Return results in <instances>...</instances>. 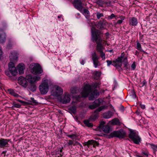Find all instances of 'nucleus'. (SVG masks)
I'll return each instance as SVG.
<instances>
[{
    "label": "nucleus",
    "mask_w": 157,
    "mask_h": 157,
    "mask_svg": "<svg viewBox=\"0 0 157 157\" xmlns=\"http://www.w3.org/2000/svg\"><path fill=\"white\" fill-rule=\"evenodd\" d=\"M75 16L77 18H78L80 17V14L79 13H78L76 14Z\"/></svg>",
    "instance_id": "nucleus-60"
},
{
    "label": "nucleus",
    "mask_w": 157,
    "mask_h": 157,
    "mask_svg": "<svg viewBox=\"0 0 157 157\" xmlns=\"http://www.w3.org/2000/svg\"><path fill=\"white\" fill-rule=\"evenodd\" d=\"M91 145H93V147H95L96 146H98L99 144L94 140H89L87 142H85L83 144L84 146H87L88 147Z\"/></svg>",
    "instance_id": "nucleus-14"
},
{
    "label": "nucleus",
    "mask_w": 157,
    "mask_h": 157,
    "mask_svg": "<svg viewBox=\"0 0 157 157\" xmlns=\"http://www.w3.org/2000/svg\"><path fill=\"white\" fill-rule=\"evenodd\" d=\"M6 40V34L2 29L0 28V43H4Z\"/></svg>",
    "instance_id": "nucleus-17"
},
{
    "label": "nucleus",
    "mask_w": 157,
    "mask_h": 157,
    "mask_svg": "<svg viewBox=\"0 0 157 157\" xmlns=\"http://www.w3.org/2000/svg\"><path fill=\"white\" fill-rule=\"evenodd\" d=\"M71 92L73 94L76 93V90L75 88H72L71 90Z\"/></svg>",
    "instance_id": "nucleus-51"
},
{
    "label": "nucleus",
    "mask_w": 157,
    "mask_h": 157,
    "mask_svg": "<svg viewBox=\"0 0 157 157\" xmlns=\"http://www.w3.org/2000/svg\"><path fill=\"white\" fill-rule=\"evenodd\" d=\"M100 53V56L102 59V60H104L105 58V53L103 52V51H102L101 52H99Z\"/></svg>",
    "instance_id": "nucleus-39"
},
{
    "label": "nucleus",
    "mask_w": 157,
    "mask_h": 157,
    "mask_svg": "<svg viewBox=\"0 0 157 157\" xmlns=\"http://www.w3.org/2000/svg\"><path fill=\"white\" fill-rule=\"evenodd\" d=\"M63 147H62L61 148H60L59 149H58L57 150V154H60V155L61 156H63V154L62 153V154L61 153H59V152H60V153H62L63 151Z\"/></svg>",
    "instance_id": "nucleus-41"
},
{
    "label": "nucleus",
    "mask_w": 157,
    "mask_h": 157,
    "mask_svg": "<svg viewBox=\"0 0 157 157\" xmlns=\"http://www.w3.org/2000/svg\"><path fill=\"white\" fill-rule=\"evenodd\" d=\"M49 81L48 79L43 80L39 86L40 92L42 94H46L48 91Z\"/></svg>",
    "instance_id": "nucleus-3"
},
{
    "label": "nucleus",
    "mask_w": 157,
    "mask_h": 157,
    "mask_svg": "<svg viewBox=\"0 0 157 157\" xmlns=\"http://www.w3.org/2000/svg\"><path fill=\"white\" fill-rule=\"evenodd\" d=\"M146 82L145 80H144L142 82V86H143L144 85H145V84H146Z\"/></svg>",
    "instance_id": "nucleus-62"
},
{
    "label": "nucleus",
    "mask_w": 157,
    "mask_h": 157,
    "mask_svg": "<svg viewBox=\"0 0 157 157\" xmlns=\"http://www.w3.org/2000/svg\"><path fill=\"white\" fill-rule=\"evenodd\" d=\"M126 133L122 129L118 130H115L111 133L110 135L111 137H116L119 139H122L124 137Z\"/></svg>",
    "instance_id": "nucleus-5"
},
{
    "label": "nucleus",
    "mask_w": 157,
    "mask_h": 157,
    "mask_svg": "<svg viewBox=\"0 0 157 157\" xmlns=\"http://www.w3.org/2000/svg\"><path fill=\"white\" fill-rule=\"evenodd\" d=\"M98 83H96L93 85V87L94 88L96 89L97 88L98 86Z\"/></svg>",
    "instance_id": "nucleus-54"
},
{
    "label": "nucleus",
    "mask_w": 157,
    "mask_h": 157,
    "mask_svg": "<svg viewBox=\"0 0 157 157\" xmlns=\"http://www.w3.org/2000/svg\"><path fill=\"white\" fill-rule=\"evenodd\" d=\"M129 137L134 144H139L141 142V138L136 134V133L134 131H130V133L129 135Z\"/></svg>",
    "instance_id": "nucleus-6"
},
{
    "label": "nucleus",
    "mask_w": 157,
    "mask_h": 157,
    "mask_svg": "<svg viewBox=\"0 0 157 157\" xmlns=\"http://www.w3.org/2000/svg\"><path fill=\"white\" fill-rule=\"evenodd\" d=\"M140 107L143 109H144L145 108V106L144 105L140 104Z\"/></svg>",
    "instance_id": "nucleus-61"
},
{
    "label": "nucleus",
    "mask_w": 157,
    "mask_h": 157,
    "mask_svg": "<svg viewBox=\"0 0 157 157\" xmlns=\"http://www.w3.org/2000/svg\"><path fill=\"white\" fill-rule=\"evenodd\" d=\"M118 64L119 63H118L117 62H115V60H113L112 62V65L115 67H116L117 66Z\"/></svg>",
    "instance_id": "nucleus-46"
},
{
    "label": "nucleus",
    "mask_w": 157,
    "mask_h": 157,
    "mask_svg": "<svg viewBox=\"0 0 157 157\" xmlns=\"http://www.w3.org/2000/svg\"><path fill=\"white\" fill-rule=\"evenodd\" d=\"M67 136L68 137H69L72 139H74L76 137V135L75 134H72L71 135H67Z\"/></svg>",
    "instance_id": "nucleus-43"
},
{
    "label": "nucleus",
    "mask_w": 157,
    "mask_h": 157,
    "mask_svg": "<svg viewBox=\"0 0 157 157\" xmlns=\"http://www.w3.org/2000/svg\"><path fill=\"white\" fill-rule=\"evenodd\" d=\"M103 117L105 119H109L111 118L113 115V113L110 111L103 114Z\"/></svg>",
    "instance_id": "nucleus-22"
},
{
    "label": "nucleus",
    "mask_w": 157,
    "mask_h": 157,
    "mask_svg": "<svg viewBox=\"0 0 157 157\" xmlns=\"http://www.w3.org/2000/svg\"><path fill=\"white\" fill-rule=\"evenodd\" d=\"M16 100L21 103H23L26 104L27 103V102L24 101H23L22 100H20V99H17V100Z\"/></svg>",
    "instance_id": "nucleus-59"
},
{
    "label": "nucleus",
    "mask_w": 157,
    "mask_h": 157,
    "mask_svg": "<svg viewBox=\"0 0 157 157\" xmlns=\"http://www.w3.org/2000/svg\"><path fill=\"white\" fill-rule=\"evenodd\" d=\"M116 16L113 13H112L110 16H108V19L109 20L112 19L114 17H115Z\"/></svg>",
    "instance_id": "nucleus-44"
},
{
    "label": "nucleus",
    "mask_w": 157,
    "mask_h": 157,
    "mask_svg": "<svg viewBox=\"0 0 157 157\" xmlns=\"http://www.w3.org/2000/svg\"><path fill=\"white\" fill-rule=\"evenodd\" d=\"M11 61H14L17 59V52H13L11 53V55L10 56Z\"/></svg>",
    "instance_id": "nucleus-20"
},
{
    "label": "nucleus",
    "mask_w": 157,
    "mask_h": 157,
    "mask_svg": "<svg viewBox=\"0 0 157 157\" xmlns=\"http://www.w3.org/2000/svg\"><path fill=\"white\" fill-rule=\"evenodd\" d=\"M73 4L75 8L82 13L83 6L81 0H74Z\"/></svg>",
    "instance_id": "nucleus-9"
},
{
    "label": "nucleus",
    "mask_w": 157,
    "mask_h": 157,
    "mask_svg": "<svg viewBox=\"0 0 157 157\" xmlns=\"http://www.w3.org/2000/svg\"><path fill=\"white\" fill-rule=\"evenodd\" d=\"M71 98L69 95H65L63 98L61 99V102L63 104H66L70 102Z\"/></svg>",
    "instance_id": "nucleus-21"
},
{
    "label": "nucleus",
    "mask_w": 157,
    "mask_h": 157,
    "mask_svg": "<svg viewBox=\"0 0 157 157\" xmlns=\"http://www.w3.org/2000/svg\"><path fill=\"white\" fill-rule=\"evenodd\" d=\"M82 13H84L85 15H88L87 16L90 14V12L88 10L86 9H82Z\"/></svg>",
    "instance_id": "nucleus-37"
},
{
    "label": "nucleus",
    "mask_w": 157,
    "mask_h": 157,
    "mask_svg": "<svg viewBox=\"0 0 157 157\" xmlns=\"http://www.w3.org/2000/svg\"><path fill=\"white\" fill-rule=\"evenodd\" d=\"M102 101V100L100 98L95 100L92 104L89 106V108L91 109H94L96 108L101 105Z\"/></svg>",
    "instance_id": "nucleus-13"
},
{
    "label": "nucleus",
    "mask_w": 157,
    "mask_h": 157,
    "mask_svg": "<svg viewBox=\"0 0 157 157\" xmlns=\"http://www.w3.org/2000/svg\"><path fill=\"white\" fill-rule=\"evenodd\" d=\"M10 139H5L2 138L0 139V147L3 148L5 147H9L8 142L12 143Z\"/></svg>",
    "instance_id": "nucleus-12"
},
{
    "label": "nucleus",
    "mask_w": 157,
    "mask_h": 157,
    "mask_svg": "<svg viewBox=\"0 0 157 157\" xmlns=\"http://www.w3.org/2000/svg\"><path fill=\"white\" fill-rule=\"evenodd\" d=\"M92 36L93 41L97 44L96 50L98 52L103 51L104 46L102 44L103 40L100 31L92 27L91 29Z\"/></svg>",
    "instance_id": "nucleus-1"
},
{
    "label": "nucleus",
    "mask_w": 157,
    "mask_h": 157,
    "mask_svg": "<svg viewBox=\"0 0 157 157\" xmlns=\"http://www.w3.org/2000/svg\"><path fill=\"white\" fill-rule=\"evenodd\" d=\"M18 81L20 84L26 87L28 86V82H29V74L27 75L26 78L22 76L19 77L18 78Z\"/></svg>",
    "instance_id": "nucleus-8"
},
{
    "label": "nucleus",
    "mask_w": 157,
    "mask_h": 157,
    "mask_svg": "<svg viewBox=\"0 0 157 157\" xmlns=\"http://www.w3.org/2000/svg\"><path fill=\"white\" fill-rule=\"evenodd\" d=\"M40 79L41 77L40 76L30 75V84H35Z\"/></svg>",
    "instance_id": "nucleus-15"
},
{
    "label": "nucleus",
    "mask_w": 157,
    "mask_h": 157,
    "mask_svg": "<svg viewBox=\"0 0 157 157\" xmlns=\"http://www.w3.org/2000/svg\"><path fill=\"white\" fill-rule=\"evenodd\" d=\"M36 87L35 84H30V90L33 92H34L36 90Z\"/></svg>",
    "instance_id": "nucleus-29"
},
{
    "label": "nucleus",
    "mask_w": 157,
    "mask_h": 157,
    "mask_svg": "<svg viewBox=\"0 0 157 157\" xmlns=\"http://www.w3.org/2000/svg\"><path fill=\"white\" fill-rule=\"evenodd\" d=\"M122 62L124 64L128 63L127 57L123 58Z\"/></svg>",
    "instance_id": "nucleus-45"
},
{
    "label": "nucleus",
    "mask_w": 157,
    "mask_h": 157,
    "mask_svg": "<svg viewBox=\"0 0 157 157\" xmlns=\"http://www.w3.org/2000/svg\"><path fill=\"white\" fill-rule=\"evenodd\" d=\"M118 18L120 19V20H121L122 21H123L124 20V19H125V17H124V16H122V15H121V16H119V17H118Z\"/></svg>",
    "instance_id": "nucleus-53"
},
{
    "label": "nucleus",
    "mask_w": 157,
    "mask_h": 157,
    "mask_svg": "<svg viewBox=\"0 0 157 157\" xmlns=\"http://www.w3.org/2000/svg\"><path fill=\"white\" fill-rule=\"evenodd\" d=\"M37 102L36 100H35L34 98H30V105H35L37 104Z\"/></svg>",
    "instance_id": "nucleus-33"
},
{
    "label": "nucleus",
    "mask_w": 157,
    "mask_h": 157,
    "mask_svg": "<svg viewBox=\"0 0 157 157\" xmlns=\"http://www.w3.org/2000/svg\"><path fill=\"white\" fill-rule=\"evenodd\" d=\"M123 22V21L121 20H119L116 23V24H121Z\"/></svg>",
    "instance_id": "nucleus-55"
},
{
    "label": "nucleus",
    "mask_w": 157,
    "mask_h": 157,
    "mask_svg": "<svg viewBox=\"0 0 157 157\" xmlns=\"http://www.w3.org/2000/svg\"><path fill=\"white\" fill-rule=\"evenodd\" d=\"M131 68L132 70H134L136 67V62H134L131 66Z\"/></svg>",
    "instance_id": "nucleus-47"
},
{
    "label": "nucleus",
    "mask_w": 157,
    "mask_h": 157,
    "mask_svg": "<svg viewBox=\"0 0 157 157\" xmlns=\"http://www.w3.org/2000/svg\"><path fill=\"white\" fill-rule=\"evenodd\" d=\"M94 98H95L94 97V94L92 93L89 97V99L90 100L92 101L94 100Z\"/></svg>",
    "instance_id": "nucleus-40"
},
{
    "label": "nucleus",
    "mask_w": 157,
    "mask_h": 157,
    "mask_svg": "<svg viewBox=\"0 0 157 157\" xmlns=\"http://www.w3.org/2000/svg\"><path fill=\"white\" fill-rule=\"evenodd\" d=\"M98 115L97 114H96L92 116L91 117V118L92 120H93L94 121L98 118Z\"/></svg>",
    "instance_id": "nucleus-50"
},
{
    "label": "nucleus",
    "mask_w": 157,
    "mask_h": 157,
    "mask_svg": "<svg viewBox=\"0 0 157 157\" xmlns=\"http://www.w3.org/2000/svg\"><path fill=\"white\" fill-rule=\"evenodd\" d=\"M84 124L88 127H91L93 126L92 123H90L89 120H86L84 121Z\"/></svg>",
    "instance_id": "nucleus-25"
},
{
    "label": "nucleus",
    "mask_w": 157,
    "mask_h": 157,
    "mask_svg": "<svg viewBox=\"0 0 157 157\" xmlns=\"http://www.w3.org/2000/svg\"><path fill=\"white\" fill-rule=\"evenodd\" d=\"M136 48L138 50L141 52H144V53H146V52L143 50L141 47V44L138 41H136Z\"/></svg>",
    "instance_id": "nucleus-24"
},
{
    "label": "nucleus",
    "mask_w": 157,
    "mask_h": 157,
    "mask_svg": "<svg viewBox=\"0 0 157 157\" xmlns=\"http://www.w3.org/2000/svg\"><path fill=\"white\" fill-rule=\"evenodd\" d=\"M122 63H119L117 66L116 67V69L118 71H122V69L121 68Z\"/></svg>",
    "instance_id": "nucleus-38"
},
{
    "label": "nucleus",
    "mask_w": 157,
    "mask_h": 157,
    "mask_svg": "<svg viewBox=\"0 0 157 157\" xmlns=\"http://www.w3.org/2000/svg\"><path fill=\"white\" fill-rule=\"evenodd\" d=\"M149 144L150 145L151 148L153 149L154 152L157 151V145H155L153 144Z\"/></svg>",
    "instance_id": "nucleus-28"
},
{
    "label": "nucleus",
    "mask_w": 157,
    "mask_h": 157,
    "mask_svg": "<svg viewBox=\"0 0 157 157\" xmlns=\"http://www.w3.org/2000/svg\"><path fill=\"white\" fill-rule=\"evenodd\" d=\"M143 153L145 155L146 157H148V152H143Z\"/></svg>",
    "instance_id": "nucleus-63"
},
{
    "label": "nucleus",
    "mask_w": 157,
    "mask_h": 157,
    "mask_svg": "<svg viewBox=\"0 0 157 157\" xmlns=\"http://www.w3.org/2000/svg\"><path fill=\"white\" fill-rule=\"evenodd\" d=\"M19 74H21L24 72L25 69V66L23 63H19L17 66Z\"/></svg>",
    "instance_id": "nucleus-18"
},
{
    "label": "nucleus",
    "mask_w": 157,
    "mask_h": 157,
    "mask_svg": "<svg viewBox=\"0 0 157 157\" xmlns=\"http://www.w3.org/2000/svg\"><path fill=\"white\" fill-rule=\"evenodd\" d=\"M68 143V146L69 145H73L74 143V141L73 140H70L69 141V142L67 143Z\"/></svg>",
    "instance_id": "nucleus-52"
},
{
    "label": "nucleus",
    "mask_w": 157,
    "mask_h": 157,
    "mask_svg": "<svg viewBox=\"0 0 157 157\" xmlns=\"http://www.w3.org/2000/svg\"><path fill=\"white\" fill-rule=\"evenodd\" d=\"M9 91H10V93L11 94V95H13V94L14 93V91L12 90L11 89H9L8 90Z\"/></svg>",
    "instance_id": "nucleus-57"
},
{
    "label": "nucleus",
    "mask_w": 157,
    "mask_h": 157,
    "mask_svg": "<svg viewBox=\"0 0 157 157\" xmlns=\"http://www.w3.org/2000/svg\"><path fill=\"white\" fill-rule=\"evenodd\" d=\"M115 62H117L118 63H122V59L121 57H118L117 59H115Z\"/></svg>",
    "instance_id": "nucleus-42"
},
{
    "label": "nucleus",
    "mask_w": 157,
    "mask_h": 157,
    "mask_svg": "<svg viewBox=\"0 0 157 157\" xmlns=\"http://www.w3.org/2000/svg\"><path fill=\"white\" fill-rule=\"evenodd\" d=\"M104 0H98L96 2V4L101 7H103Z\"/></svg>",
    "instance_id": "nucleus-31"
},
{
    "label": "nucleus",
    "mask_w": 157,
    "mask_h": 157,
    "mask_svg": "<svg viewBox=\"0 0 157 157\" xmlns=\"http://www.w3.org/2000/svg\"><path fill=\"white\" fill-rule=\"evenodd\" d=\"M106 63H107V66L108 67H109L110 66V65H112V62L111 60H107Z\"/></svg>",
    "instance_id": "nucleus-49"
},
{
    "label": "nucleus",
    "mask_w": 157,
    "mask_h": 157,
    "mask_svg": "<svg viewBox=\"0 0 157 157\" xmlns=\"http://www.w3.org/2000/svg\"><path fill=\"white\" fill-rule=\"evenodd\" d=\"M76 108L75 106L70 107L69 108V110L73 113H75L76 112Z\"/></svg>",
    "instance_id": "nucleus-30"
},
{
    "label": "nucleus",
    "mask_w": 157,
    "mask_h": 157,
    "mask_svg": "<svg viewBox=\"0 0 157 157\" xmlns=\"http://www.w3.org/2000/svg\"><path fill=\"white\" fill-rule=\"evenodd\" d=\"M78 145H79L82 148V145L80 143L78 142L77 141H75V143L73 144V145L74 146H76Z\"/></svg>",
    "instance_id": "nucleus-48"
},
{
    "label": "nucleus",
    "mask_w": 157,
    "mask_h": 157,
    "mask_svg": "<svg viewBox=\"0 0 157 157\" xmlns=\"http://www.w3.org/2000/svg\"><path fill=\"white\" fill-rule=\"evenodd\" d=\"M137 19L135 17L130 18L129 20V24L131 25L136 26L138 24Z\"/></svg>",
    "instance_id": "nucleus-19"
},
{
    "label": "nucleus",
    "mask_w": 157,
    "mask_h": 157,
    "mask_svg": "<svg viewBox=\"0 0 157 157\" xmlns=\"http://www.w3.org/2000/svg\"><path fill=\"white\" fill-rule=\"evenodd\" d=\"M55 88L56 90L54 94L56 96L59 97L63 94V90L60 87L56 86H55Z\"/></svg>",
    "instance_id": "nucleus-16"
},
{
    "label": "nucleus",
    "mask_w": 157,
    "mask_h": 157,
    "mask_svg": "<svg viewBox=\"0 0 157 157\" xmlns=\"http://www.w3.org/2000/svg\"><path fill=\"white\" fill-rule=\"evenodd\" d=\"M107 106L106 105L102 106L99 107L96 110V111L99 112L103 109H107Z\"/></svg>",
    "instance_id": "nucleus-35"
},
{
    "label": "nucleus",
    "mask_w": 157,
    "mask_h": 157,
    "mask_svg": "<svg viewBox=\"0 0 157 157\" xmlns=\"http://www.w3.org/2000/svg\"><path fill=\"white\" fill-rule=\"evenodd\" d=\"M91 57L94 67L97 68L98 66H99L100 64L99 61L98 60L99 57L97 55L95 52L92 53Z\"/></svg>",
    "instance_id": "nucleus-11"
},
{
    "label": "nucleus",
    "mask_w": 157,
    "mask_h": 157,
    "mask_svg": "<svg viewBox=\"0 0 157 157\" xmlns=\"http://www.w3.org/2000/svg\"><path fill=\"white\" fill-rule=\"evenodd\" d=\"M100 73L98 71H96L94 74V79H97L100 77Z\"/></svg>",
    "instance_id": "nucleus-34"
},
{
    "label": "nucleus",
    "mask_w": 157,
    "mask_h": 157,
    "mask_svg": "<svg viewBox=\"0 0 157 157\" xmlns=\"http://www.w3.org/2000/svg\"><path fill=\"white\" fill-rule=\"evenodd\" d=\"M91 91V88L89 84H86L83 90L81 93V96L82 97H86Z\"/></svg>",
    "instance_id": "nucleus-10"
},
{
    "label": "nucleus",
    "mask_w": 157,
    "mask_h": 157,
    "mask_svg": "<svg viewBox=\"0 0 157 157\" xmlns=\"http://www.w3.org/2000/svg\"><path fill=\"white\" fill-rule=\"evenodd\" d=\"M111 124L119 126L121 125V123L118 118H115L112 120Z\"/></svg>",
    "instance_id": "nucleus-23"
},
{
    "label": "nucleus",
    "mask_w": 157,
    "mask_h": 157,
    "mask_svg": "<svg viewBox=\"0 0 157 157\" xmlns=\"http://www.w3.org/2000/svg\"><path fill=\"white\" fill-rule=\"evenodd\" d=\"M12 104L13 105L11 107V108H12L13 109H14L13 108L14 107L20 108L21 106V105L19 103H16L15 101H13Z\"/></svg>",
    "instance_id": "nucleus-27"
},
{
    "label": "nucleus",
    "mask_w": 157,
    "mask_h": 157,
    "mask_svg": "<svg viewBox=\"0 0 157 157\" xmlns=\"http://www.w3.org/2000/svg\"><path fill=\"white\" fill-rule=\"evenodd\" d=\"M30 70L34 75H39L43 72V70L41 66L39 63H33L30 64Z\"/></svg>",
    "instance_id": "nucleus-2"
},
{
    "label": "nucleus",
    "mask_w": 157,
    "mask_h": 157,
    "mask_svg": "<svg viewBox=\"0 0 157 157\" xmlns=\"http://www.w3.org/2000/svg\"><path fill=\"white\" fill-rule=\"evenodd\" d=\"M104 25H105L103 22L101 21H100L98 22L97 25V27L99 29H103L104 28Z\"/></svg>",
    "instance_id": "nucleus-26"
},
{
    "label": "nucleus",
    "mask_w": 157,
    "mask_h": 157,
    "mask_svg": "<svg viewBox=\"0 0 157 157\" xmlns=\"http://www.w3.org/2000/svg\"><path fill=\"white\" fill-rule=\"evenodd\" d=\"M80 63L81 64L83 65L85 63V61L84 60H82L81 61Z\"/></svg>",
    "instance_id": "nucleus-64"
},
{
    "label": "nucleus",
    "mask_w": 157,
    "mask_h": 157,
    "mask_svg": "<svg viewBox=\"0 0 157 157\" xmlns=\"http://www.w3.org/2000/svg\"><path fill=\"white\" fill-rule=\"evenodd\" d=\"M95 14H96L97 17L98 19H99L101 17L104 16L103 13H100L98 12H97Z\"/></svg>",
    "instance_id": "nucleus-36"
},
{
    "label": "nucleus",
    "mask_w": 157,
    "mask_h": 157,
    "mask_svg": "<svg viewBox=\"0 0 157 157\" xmlns=\"http://www.w3.org/2000/svg\"><path fill=\"white\" fill-rule=\"evenodd\" d=\"M8 69L9 71L5 72L6 74L8 76H10V72L13 76H16L17 73V70L14 66V63L12 62H10L8 64Z\"/></svg>",
    "instance_id": "nucleus-4"
},
{
    "label": "nucleus",
    "mask_w": 157,
    "mask_h": 157,
    "mask_svg": "<svg viewBox=\"0 0 157 157\" xmlns=\"http://www.w3.org/2000/svg\"><path fill=\"white\" fill-rule=\"evenodd\" d=\"M124 56H125L124 53V52H123L121 53V56L120 57H121V59H123V58H124Z\"/></svg>",
    "instance_id": "nucleus-56"
},
{
    "label": "nucleus",
    "mask_w": 157,
    "mask_h": 157,
    "mask_svg": "<svg viewBox=\"0 0 157 157\" xmlns=\"http://www.w3.org/2000/svg\"><path fill=\"white\" fill-rule=\"evenodd\" d=\"M105 122L102 121L101 122L97 129L99 131L102 130L105 133H108L112 131L110 126L108 125H105Z\"/></svg>",
    "instance_id": "nucleus-7"
},
{
    "label": "nucleus",
    "mask_w": 157,
    "mask_h": 157,
    "mask_svg": "<svg viewBox=\"0 0 157 157\" xmlns=\"http://www.w3.org/2000/svg\"><path fill=\"white\" fill-rule=\"evenodd\" d=\"M124 69L126 70H127L128 68V63L124 64Z\"/></svg>",
    "instance_id": "nucleus-58"
},
{
    "label": "nucleus",
    "mask_w": 157,
    "mask_h": 157,
    "mask_svg": "<svg viewBox=\"0 0 157 157\" xmlns=\"http://www.w3.org/2000/svg\"><path fill=\"white\" fill-rule=\"evenodd\" d=\"M92 93L94 95L95 98H97L99 95V91L97 90H94Z\"/></svg>",
    "instance_id": "nucleus-32"
}]
</instances>
